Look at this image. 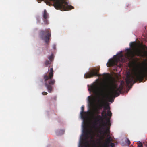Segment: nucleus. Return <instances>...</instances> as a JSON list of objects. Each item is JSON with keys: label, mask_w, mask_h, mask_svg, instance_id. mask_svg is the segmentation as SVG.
<instances>
[{"label": "nucleus", "mask_w": 147, "mask_h": 147, "mask_svg": "<svg viewBox=\"0 0 147 147\" xmlns=\"http://www.w3.org/2000/svg\"><path fill=\"white\" fill-rule=\"evenodd\" d=\"M87 86L90 95L88 97L87 111H84V106L81 107L80 115L83 119V130L79 147H92V84Z\"/></svg>", "instance_id": "nucleus-1"}, {"label": "nucleus", "mask_w": 147, "mask_h": 147, "mask_svg": "<svg viewBox=\"0 0 147 147\" xmlns=\"http://www.w3.org/2000/svg\"><path fill=\"white\" fill-rule=\"evenodd\" d=\"M136 44L135 42H133L130 44V46L131 48H127L125 50V58L123 59V55L122 52L121 51L117 55L114 56L113 59H109L107 63V66L109 67H112L114 65H117L118 63L119 62V67L122 66L121 62H125L127 59L130 61L132 60L135 56H141L146 55L145 52L139 47H136Z\"/></svg>", "instance_id": "nucleus-2"}, {"label": "nucleus", "mask_w": 147, "mask_h": 147, "mask_svg": "<svg viewBox=\"0 0 147 147\" xmlns=\"http://www.w3.org/2000/svg\"><path fill=\"white\" fill-rule=\"evenodd\" d=\"M147 75V64L144 67L142 71L135 70L132 75L129 74L126 76L125 80L127 86L130 87V84L131 86L136 82L138 81L142 82L144 78Z\"/></svg>", "instance_id": "nucleus-3"}, {"label": "nucleus", "mask_w": 147, "mask_h": 147, "mask_svg": "<svg viewBox=\"0 0 147 147\" xmlns=\"http://www.w3.org/2000/svg\"><path fill=\"white\" fill-rule=\"evenodd\" d=\"M38 3H40L44 1L47 5H53L55 9H59L61 11L70 10L74 7L69 5L68 1L67 0H37Z\"/></svg>", "instance_id": "nucleus-4"}, {"label": "nucleus", "mask_w": 147, "mask_h": 147, "mask_svg": "<svg viewBox=\"0 0 147 147\" xmlns=\"http://www.w3.org/2000/svg\"><path fill=\"white\" fill-rule=\"evenodd\" d=\"M48 74H45L43 76V79L44 80L45 85L47 88L48 92L49 93L52 92L53 90L54 85L55 83V79H53V69L51 68L49 70Z\"/></svg>", "instance_id": "nucleus-5"}, {"label": "nucleus", "mask_w": 147, "mask_h": 147, "mask_svg": "<svg viewBox=\"0 0 147 147\" xmlns=\"http://www.w3.org/2000/svg\"><path fill=\"white\" fill-rule=\"evenodd\" d=\"M99 118H97V121L99 123L98 131L101 134H103L105 135L109 134H110V128L111 126L110 118L108 117L106 119V122L104 120L101 116L99 115Z\"/></svg>", "instance_id": "nucleus-6"}, {"label": "nucleus", "mask_w": 147, "mask_h": 147, "mask_svg": "<svg viewBox=\"0 0 147 147\" xmlns=\"http://www.w3.org/2000/svg\"><path fill=\"white\" fill-rule=\"evenodd\" d=\"M124 86V82L123 81L120 83L119 87H118V84L115 82L113 81L110 82L109 85V87L110 89V97L112 98L119 96L120 94L122 93Z\"/></svg>", "instance_id": "nucleus-7"}, {"label": "nucleus", "mask_w": 147, "mask_h": 147, "mask_svg": "<svg viewBox=\"0 0 147 147\" xmlns=\"http://www.w3.org/2000/svg\"><path fill=\"white\" fill-rule=\"evenodd\" d=\"M103 107H104V109L102 112L101 114L102 117L104 119H107V115L110 118L112 115V113L109 110L107 111V113H106V110L108 109L109 107L108 106H105L104 100L103 98H100L97 100V103L95 107V110L96 112H98Z\"/></svg>", "instance_id": "nucleus-8"}, {"label": "nucleus", "mask_w": 147, "mask_h": 147, "mask_svg": "<svg viewBox=\"0 0 147 147\" xmlns=\"http://www.w3.org/2000/svg\"><path fill=\"white\" fill-rule=\"evenodd\" d=\"M40 38L44 40L47 44H49L50 38L51 37V31L50 29H47L44 31L40 30L39 34Z\"/></svg>", "instance_id": "nucleus-9"}, {"label": "nucleus", "mask_w": 147, "mask_h": 147, "mask_svg": "<svg viewBox=\"0 0 147 147\" xmlns=\"http://www.w3.org/2000/svg\"><path fill=\"white\" fill-rule=\"evenodd\" d=\"M42 16L44 24H48L49 23L48 19L49 18V16L46 9L44 10L42 13Z\"/></svg>", "instance_id": "nucleus-10"}, {"label": "nucleus", "mask_w": 147, "mask_h": 147, "mask_svg": "<svg viewBox=\"0 0 147 147\" xmlns=\"http://www.w3.org/2000/svg\"><path fill=\"white\" fill-rule=\"evenodd\" d=\"M99 69H93L92 68V77L94 76H99L100 75L98 74V72Z\"/></svg>", "instance_id": "nucleus-11"}, {"label": "nucleus", "mask_w": 147, "mask_h": 147, "mask_svg": "<svg viewBox=\"0 0 147 147\" xmlns=\"http://www.w3.org/2000/svg\"><path fill=\"white\" fill-rule=\"evenodd\" d=\"M92 77V70L90 69L89 71L87 72L84 74V78H88Z\"/></svg>", "instance_id": "nucleus-12"}, {"label": "nucleus", "mask_w": 147, "mask_h": 147, "mask_svg": "<svg viewBox=\"0 0 147 147\" xmlns=\"http://www.w3.org/2000/svg\"><path fill=\"white\" fill-rule=\"evenodd\" d=\"M107 137L106 139V143L105 145L107 147H108L109 144L110 143L111 141V136L109 134H107Z\"/></svg>", "instance_id": "nucleus-13"}, {"label": "nucleus", "mask_w": 147, "mask_h": 147, "mask_svg": "<svg viewBox=\"0 0 147 147\" xmlns=\"http://www.w3.org/2000/svg\"><path fill=\"white\" fill-rule=\"evenodd\" d=\"M51 61L48 60H46L45 62V64L46 65V67L47 66L50 67L51 66Z\"/></svg>", "instance_id": "nucleus-14"}, {"label": "nucleus", "mask_w": 147, "mask_h": 147, "mask_svg": "<svg viewBox=\"0 0 147 147\" xmlns=\"http://www.w3.org/2000/svg\"><path fill=\"white\" fill-rule=\"evenodd\" d=\"M94 118V115H92V121L93 120ZM94 127V125L93 124V121H92V147H93L94 145V131L93 130V128Z\"/></svg>", "instance_id": "nucleus-15"}, {"label": "nucleus", "mask_w": 147, "mask_h": 147, "mask_svg": "<svg viewBox=\"0 0 147 147\" xmlns=\"http://www.w3.org/2000/svg\"><path fill=\"white\" fill-rule=\"evenodd\" d=\"M104 90L103 89H100L99 90L98 94L99 95L103 96H104Z\"/></svg>", "instance_id": "nucleus-16"}, {"label": "nucleus", "mask_w": 147, "mask_h": 147, "mask_svg": "<svg viewBox=\"0 0 147 147\" xmlns=\"http://www.w3.org/2000/svg\"><path fill=\"white\" fill-rule=\"evenodd\" d=\"M48 59L49 60L51 61V62L53 61V54H51L48 57Z\"/></svg>", "instance_id": "nucleus-17"}, {"label": "nucleus", "mask_w": 147, "mask_h": 147, "mask_svg": "<svg viewBox=\"0 0 147 147\" xmlns=\"http://www.w3.org/2000/svg\"><path fill=\"white\" fill-rule=\"evenodd\" d=\"M126 143L128 145H129L130 144V142L129 140L127 138L125 140Z\"/></svg>", "instance_id": "nucleus-18"}, {"label": "nucleus", "mask_w": 147, "mask_h": 147, "mask_svg": "<svg viewBox=\"0 0 147 147\" xmlns=\"http://www.w3.org/2000/svg\"><path fill=\"white\" fill-rule=\"evenodd\" d=\"M138 147H143L142 143H141L140 142L139 144L138 145Z\"/></svg>", "instance_id": "nucleus-19"}, {"label": "nucleus", "mask_w": 147, "mask_h": 147, "mask_svg": "<svg viewBox=\"0 0 147 147\" xmlns=\"http://www.w3.org/2000/svg\"><path fill=\"white\" fill-rule=\"evenodd\" d=\"M60 134H63L64 132V131L63 130H61L60 131Z\"/></svg>", "instance_id": "nucleus-20"}, {"label": "nucleus", "mask_w": 147, "mask_h": 147, "mask_svg": "<svg viewBox=\"0 0 147 147\" xmlns=\"http://www.w3.org/2000/svg\"><path fill=\"white\" fill-rule=\"evenodd\" d=\"M47 92H43L42 93V94L43 95H47Z\"/></svg>", "instance_id": "nucleus-21"}, {"label": "nucleus", "mask_w": 147, "mask_h": 147, "mask_svg": "<svg viewBox=\"0 0 147 147\" xmlns=\"http://www.w3.org/2000/svg\"><path fill=\"white\" fill-rule=\"evenodd\" d=\"M110 146H111V147H113L114 146V144L113 143L110 142Z\"/></svg>", "instance_id": "nucleus-22"}, {"label": "nucleus", "mask_w": 147, "mask_h": 147, "mask_svg": "<svg viewBox=\"0 0 147 147\" xmlns=\"http://www.w3.org/2000/svg\"><path fill=\"white\" fill-rule=\"evenodd\" d=\"M55 45H54L53 47V48H54V49H55Z\"/></svg>", "instance_id": "nucleus-23"}, {"label": "nucleus", "mask_w": 147, "mask_h": 147, "mask_svg": "<svg viewBox=\"0 0 147 147\" xmlns=\"http://www.w3.org/2000/svg\"><path fill=\"white\" fill-rule=\"evenodd\" d=\"M113 101H114V100H112L111 101V102H112Z\"/></svg>", "instance_id": "nucleus-24"}, {"label": "nucleus", "mask_w": 147, "mask_h": 147, "mask_svg": "<svg viewBox=\"0 0 147 147\" xmlns=\"http://www.w3.org/2000/svg\"><path fill=\"white\" fill-rule=\"evenodd\" d=\"M102 138H104V136H102Z\"/></svg>", "instance_id": "nucleus-25"}, {"label": "nucleus", "mask_w": 147, "mask_h": 147, "mask_svg": "<svg viewBox=\"0 0 147 147\" xmlns=\"http://www.w3.org/2000/svg\"><path fill=\"white\" fill-rule=\"evenodd\" d=\"M146 145L147 146V142H146Z\"/></svg>", "instance_id": "nucleus-26"}, {"label": "nucleus", "mask_w": 147, "mask_h": 147, "mask_svg": "<svg viewBox=\"0 0 147 147\" xmlns=\"http://www.w3.org/2000/svg\"><path fill=\"white\" fill-rule=\"evenodd\" d=\"M146 144H145V143H144V144H145L146 145Z\"/></svg>", "instance_id": "nucleus-27"}]
</instances>
